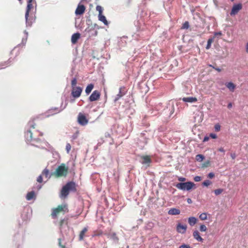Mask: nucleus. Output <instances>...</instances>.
<instances>
[{"instance_id":"4d7b16f0","label":"nucleus","mask_w":248,"mask_h":248,"mask_svg":"<svg viewBox=\"0 0 248 248\" xmlns=\"http://www.w3.org/2000/svg\"><path fill=\"white\" fill-rule=\"evenodd\" d=\"M246 52L248 53V43L246 45Z\"/></svg>"},{"instance_id":"6ab92c4d","label":"nucleus","mask_w":248,"mask_h":248,"mask_svg":"<svg viewBox=\"0 0 248 248\" xmlns=\"http://www.w3.org/2000/svg\"><path fill=\"white\" fill-rule=\"evenodd\" d=\"M141 158L142 159L141 163L143 164H150L151 162V159L148 155L142 156Z\"/></svg>"},{"instance_id":"f03ea898","label":"nucleus","mask_w":248,"mask_h":248,"mask_svg":"<svg viewBox=\"0 0 248 248\" xmlns=\"http://www.w3.org/2000/svg\"><path fill=\"white\" fill-rule=\"evenodd\" d=\"M77 190V185L75 182L70 181L62 187L59 196L61 199H65L67 197L70 191L76 192Z\"/></svg>"},{"instance_id":"f257e3e1","label":"nucleus","mask_w":248,"mask_h":248,"mask_svg":"<svg viewBox=\"0 0 248 248\" xmlns=\"http://www.w3.org/2000/svg\"><path fill=\"white\" fill-rule=\"evenodd\" d=\"M35 119H33L28 123L29 126L32 128V129L28 130L25 134L26 139L29 142L38 141L40 140L39 137L43 135L42 132L35 129Z\"/></svg>"},{"instance_id":"b1692460","label":"nucleus","mask_w":248,"mask_h":248,"mask_svg":"<svg viewBox=\"0 0 248 248\" xmlns=\"http://www.w3.org/2000/svg\"><path fill=\"white\" fill-rule=\"evenodd\" d=\"M94 87L93 84L91 83L86 87L85 89V93L87 94H89Z\"/></svg>"},{"instance_id":"9d476101","label":"nucleus","mask_w":248,"mask_h":248,"mask_svg":"<svg viewBox=\"0 0 248 248\" xmlns=\"http://www.w3.org/2000/svg\"><path fill=\"white\" fill-rule=\"evenodd\" d=\"M242 8V5L241 3H238L234 4L232 6V10L230 12L231 16H235L238 14L240 10Z\"/></svg>"},{"instance_id":"3c124183","label":"nucleus","mask_w":248,"mask_h":248,"mask_svg":"<svg viewBox=\"0 0 248 248\" xmlns=\"http://www.w3.org/2000/svg\"><path fill=\"white\" fill-rule=\"evenodd\" d=\"M231 156L232 159H234L236 156V154L235 153L231 154Z\"/></svg>"},{"instance_id":"79ce46f5","label":"nucleus","mask_w":248,"mask_h":248,"mask_svg":"<svg viewBox=\"0 0 248 248\" xmlns=\"http://www.w3.org/2000/svg\"><path fill=\"white\" fill-rule=\"evenodd\" d=\"M194 180L195 182H199L201 180V177L200 176H195L194 178Z\"/></svg>"},{"instance_id":"e433bc0d","label":"nucleus","mask_w":248,"mask_h":248,"mask_svg":"<svg viewBox=\"0 0 248 248\" xmlns=\"http://www.w3.org/2000/svg\"><path fill=\"white\" fill-rule=\"evenodd\" d=\"M71 149V146L70 143H67L66 145V151L67 153L69 154Z\"/></svg>"},{"instance_id":"09e8293b","label":"nucleus","mask_w":248,"mask_h":248,"mask_svg":"<svg viewBox=\"0 0 248 248\" xmlns=\"http://www.w3.org/2000/svg\"><path fill=\"white\" fill-rule=\"evenodd\" d=\"M209 66L213 67L214 69H215L216 70H217L218 72H220L221 70L220 68H215V67L213 66L212 65H210Z\"/></svg>"},{"instance_id":"6e6552de","label":"nucleus","mask_w":248,"mask_h":248,"mask_svg":"<svg viewBox=\"0 0 248 248\" xmlns=\"http://www.w3.org/2000/svg\"><path fill=\"white\" fill-rule=\"evenodd\" d=\"M78 122L79 124L84 126L88 124V120L83 114L79 113L78 117Z\"/></svg>"},{"instance_id":"4468645a","label":"nucleus","mask_w":248,"mask_h":248,"mask_svg":"<svg viewBox=\"0 0 248 248\" xmlns=\"http://www.w3.org/2000/svg\"><path fill=\"white\" fill-rule=\"evenodd\" d=\"M125 88L124 86L121 87L119 88V93L116 95L114 101L116 102L120 99L122 96L126 94V91H125Z\"/></svg>"},{"instance_id":"c9c22d12","label":"nucleus","mask_w":248,"mask_h":248,"mask_svg":"<svg viewBox=\"0 0 248 248\" xmlns=\"http://www.w3.org/2000/svg\"><path fill=\"white\" fill-rule=\"evenodd\" d=\"M207 229L206 226L204 224L201 225L200 227V231L202 232H206Z\"/></svg>"},{"instance_id":"603ef678","label":"nucleus","mask_w":248,"mask_h":248,"mask_svg":"<svg viewBox=\"0 0 248 248\" xmlns=\"http://www.w3.org/2000/svg\"><path fill=\"white\" fill-rule=\"evenodd\" d=\"M209 139V138L208 137H207V136H205V137L204 138V139H203V142L207 141H208Z\"/></svg>"},{"instance_id":"de8ad7c7","label":"nucleus","mask_w":248,"mask_h":248,"mask_svg":"<svg viewBox=\"0 0 248 248\" xmlns=\"http://www.w3.org/2000/svg\"><path fill=\"white\" fill-rule=\"evenodd\" d=\"M210 137L212 139H216L217 138V135L214 133H211L210 134Z\"/></svg>"},{"instance_id":"412c9836","label":"nucleus","mask_w":248,"mask_h":248,"mask_svg":"<svg viewBox=\"0 0 248 248\" xmlns=\"http://www.w3.org/2000/svg\"><path fill=\"white\" fill-rule=\"evenodd\" d=\"M182 100L185 102L192 103L196 102L197 101V99L196 97H188L183 98Z\"/></svg>"},{"instance_id":"f8f14e48","label":"nucleus","mask_w":248,"mask_h":248,"mask_svg":"<svg viewBox=\"0 0 248 248\" xmlns=\"http://www.w3.org/2000/svg\"><path fill=\"white\" fill-rule=\"evenodd\" d=\"M33 0H28V3H27V6L26 8V11L25 14V18L26 20V22L29 23L28 21V17L29 15V12L31 11V10L33 8V5L32 4Z\"/></svg>"},{"instance_id":"9b49d317","label":"nucleus","mask_w":248,"mask_h":248,"mask_svg":"<svg viewBox=\"0 0 248 248\" xmlns=\"http://www.w3.org/2000/svg\"><path fill=\"white\" fill-rule=\"evenodd\" d=\"M101 94L99 91L97 90L94 91L89 97V100L91 102L95 101L99 99Z\"/></svg>"},{"instance_id":"4be33fe9","label":"nucleus","mask_w":248,"mask_h":248,"mask_svg":"<svg viewBox=\"0 0 248 248\" xmlns=\"http://www.w3.org/2000/svg\"><path fill=\"white\" fill-rule=\"evenodd\" d=\"M198 219L194 217H189L188 218V222L190 226H193L197 222Z\"/></svg>"},{"instance_id":"cd10ccee","label":"nucleus","mask_w":248,"mask_h":248,"mask_svg":"<svg viewBox=\"0 0 248 248\" xmlns=\"http://www.w3.org/2000/svg\"><path fill=\"white\" fill-rule=\"evenodd\" d=\"M214 41V38H209L207 41V44L206 46L207 49H209L211 47V44Z\"/></svg>"},{"instance_id":"c03bdc74","label":"nucleus","mask_w":248,"mask_h":248,"mask_svg":"<svg viewBox=\"0 0 248 248\" xmlns=\"http://www.w3.org/2000/svg\"><path fill=\"white\" fill-rule=\"evenodd\" d=\"M210 164V161H206L205 162H204L202 166L203 167H207Z\"/></svg>"},{"instance_id":"37998d69","label":"nucleus","mask_w":248,"mask_h":248,"mask_svg":"<svg viewBox=\"0 0 248 248\" xmlns=\"http://www.w3.org/2000/svg\"><path fill=\"white\" fill-rule=\"evenodd\" d=\"M37 181L38 182L40 183L43 182V178H42V176L41 175L38 177V178L37 179Z\"/></svg>"},{"instance_id":"c85d7f7f","label":"nucleus","mask_w":248,"mask_h":248,"mask_svg":"<svg viewBox=\"0 0 248 248\" xmlns=\"http://www.w3.org/2000/svg\"><path fill=\"white\" fill-rule=\"evenodd\" d=\"M204 158L202 155L199 154L196 156V160L198 162H202Z\"/></svg>"},{"instance_id":"1a4fd4ad","label":"nucleus","mask_w":248,"mask_h":248,"mask_svg":"<svg viewBox=\"0 0 248 248\" xmlns=\"http://www.w3.org/2000/svg\"><path fill=\"white\" fill-rule=\"evenodd\" d=\"M62 110L61 108H52L49 109L46 112V117H49L61 112Z\"/></svg>"},{"instance_id":"7c9ffc66","label":"nucleus","mask_w":248,"mask_h":248,"mask_svg":"<svg viewBox=\"0 0 248 248\" xmlns=\"http://www.w3.org/2000/svg\"><path fill=\"white\" fill-rule=\"evenodd\" d=\"M103 234V232L101 230L95 231L93 232V237L101 235Z\"/></svg>"},{"instance_id":"7ed1b4c3","label":"nucleus","mask_w":248,"mask_h":248,"mask_svg":"<svg viewBox=\"0 0 248 248\" xmlns=\"http://www.w3.org/2000/svg\"><path fill=\"white\" fill-rule=\"evenodd\" d=\"M69 210L67 204H62L59 205L57 207L52 209L51 214V217L53 219H56L60 214L64 215L65 213L68 212Z\"/></svg>"},{"instance_id":"8fccbe9b","label":"nucleus","mask_w":248,"mask_h":248,"mask_svg":"<svg viewBox=\"0 0 248 248\" xmlns=\"http://www.w3.org/2000/svg\"><path fill=\"white\" fill-rule=\"evenodd\" d=\"M178 180L181 182H184L186 181V178L184 177H179Z\"/></svg>"},{"instance_id":"72a5a7b5","label":"nucleus","mask_w":248,"mask_h":248,"mask_svg":"<svg viewBox=\"0 0 248 248\" xmlns=\"http://www.w3.org/2000/svg\"><path fill=\"white\" fill-rule=\"evenodd\" d=\"M223 191V189L221 188L217 189L214 190V193L216 195H219Z\"/></svg>"},{"instance_id":"aec40b11","label":"nucleus","mask_w":248,"mask_h":248,"mask_svg":"<svg viewBox=\"0 0 248 248\" xmlns=\"http://www.w3.org/2000/svg\"><path fill=\"white\" fill-rule=\"evenodd\" d=\"M225 85L227 88L232 92H234L236 88V85L232 82L226 83Z\"/></svg>"},{"instance_id":"2eb2a0df","label":"nucleus","mask_w":248,"mask_h":248,"mask_svg":"<svg viewBox=\"0 0 248 248\" xmlns=\"http://www.w3.org/2000/svg\"><path fill=\"white\" fill-rule=\"evenodd\" d=\"M85 11V7L83 5H78L76 10L75 14L77 15H82Z\"/></svg>"},{"instance_id":"39448f33","label":"nucleus","mask_w":248,"mask_h":248,"mask_svg":"<svg viewBox=\"0 0 248 248\" xmlns=\"http://www.w3.org/2000/svg\"><path fill=\"white\" fill-rule=\"evenodd\" d=\"M195 184L191 182H187L185 183H179L176 185V187L181 190H190L194 186Z\"/></svg>"},{"instance_id":"a19ab883","label":"nucleus","mask_w":248,"mask_h":248,"mask_svg":"<svg viewBox=\"0 0 248 248\" xmlns=\"http://www.w3.org/2000/svg\"><path fill=\"white\" fill-rule=\"evenodd\" d=\"M222 35V32L221 31L215 32L214 33V36L213 37V38H214L216 36H221Z\"/></svg>"},{"instance_id":"5fc2aeb1","label":"nucleus","mask_w":248,"mask_h":248,"mask_svg":"<svg viewBox=\"0 0 248 248\" xmlns=\"http://www.w3.org/2000/svg\"><path fill=\"white\" fill-rule=\"evenodd\" d=\"M187 202H188V203H192V201L191 199H190V198H188V199H187Z\"/></svg>"},{"instance_id":"423d86ee","label":"nucleus","mask_w":248,"mask_h":248,"mask_svg":"<svg viewBox=\"0 0 248 248\" xmlns=\"http://www.w3.org/2000/svg\"><path fill=\"white\" fill-rule=\"evenodd\" d=\"M96 10L99 12L98 14V19L100 21L102 22L105 25H108V23L106 18V17L103 15V8L100 6L97 5L96 7Z\"/></svg>"},{"instance_id":"0eeeda50","label":"nucleus","mask_w":248,"mask_h":248,"mask_svg":"<svg viewBox=\"0 0 248 248\" xmlns=\"http://www.w3.org/2000/svg\"><path fill=\"white\" fill-rule=\"evenodd\" d=\"M82 92V89L80 87H76L72 89L71 95L74 98L79 97Z\"/></svg>"},{"instance_id":"4c0bfd02","label":"nucleus","mask_w":248,"mask_h":248,"mask_svg":"<svg viewBox=\"0 0 248 248\" xmlns=\"http://www.w3.org/2000/svg\"><path fill=\"white\" fill-rule=\"evenodd\" d=\"M211 184H212V182L210 181H209L208 180H206L202 183V185L206 186H208L210 185Z\"/></svg>"},{"instance_id":"c756f323","label":"nucleus","mask_w":248,"mask_h":248,"mask_svg":"<svg viewBox=\"0 0 248 248\" xmlns=\"http://www.w3.org/2000/svg\"><path fill=\"white\" fill-rule=\"evenodd\" d=\"M11 62H12V61L10 60V59H9L7 62H4L0 63V69H2L4 66L9 64Z\"/></svg>"},{"instance_id":"864d4df0","label":"nucleus","mask_w":248,"mask_h":248,"mask_svg":"<svg viewBox=\"0 0 248 248\" xmlns=\"http://www.w3.org/2000/svg\"><path fill=\"white\" fill-rule=\"evenodd\" d=\"M218 151L221 152H223V153L225 152V150H224V149L222 147L219 148L218 149Z\"/></svg>"},{"instance_id":"2f4dec72","label":"nucleus","mask_w":248,"mask_h":248,"mask_svg":"<svg viewBox=\"0 0 248 248\" xmlns=\"http://www.w3.org/2000/svg\"><path fill=\"white\" fill-rule=\"evenodd\" d=\"M199 218L202 220H205L207 219V214L206 213H202L200 215Z\"/></svg>"},{"instance_id":"dca6fc26","label":"nucleus","mask_w":248,"mask_h":248,"mask_svg":"<svg viewBox=\"0 0 248 248\" xmlns=\"http://www.w3.org/2000/svg\"><path fill=\"white\" fill-rule=\"evenodd\" d=\"M193 236L196 240L199 242H202L203 240V238L200 236V232L196 230L194 231L193 232Z\"/></svg>"},{"instance_id":"f704fd0d","label":"nucleus","mask_w":248,"mask_h":248,"mask_svg":"<svg viewBox=\"0 0 248 248\" xmlns=\"http://www.w3.org/2000/svg\"><path fill=\"white\" fill-rule=\"evenodd\" d=\"M189 25L188 21H186L182 25V29H187L189 28Z\"/></svg>"},{"instance_id":"a18cd8bd","label":"nucleus","mask_w":248,"mask_h":248,"mask_svg":"<svg viewBox=\"0 0 248 248\" xmlns=\"http://www.w3.org/2000/svg\"><path fill=\"white\" fill-rule=\"evenodd\" d=\"M214 176H215V174L213 172H210L208 175V177L210 179L213 178V177H214Z\"/></svg>"},{"instance_id":"bb28decb","label":"nucleus","mask_w":248,"mask_h":248,"mask_svg":"<svg viewBox=\"0 0 248 248\" xmlns=\"http://www.w3.org/2000/svg\"><path fill=\"white\" fill-rule=\"evenodd\" d=\"M42 174L44 176H45L46 178H50V176H51V175L49 176V171L47 169H45L43 170V171L42 172Z\"/></svg>"},{"instance_id":"f3484780","label":"nucleus","mask_w":248,"mask_h":248,"mask_svg":"<svg viewBox=\"0 0 248 248\" xmlns=\"http://www.w3.org/2000/svg\"><path fill=\"white\" fill-rule=\"evenodd\" d=\"M80 34L79 33H75L73 34L71 37V42L73 44L77 43L78 40L80 38Z\"/></svg>"},{"instance_id":"393cba45","label":"nucleus","mask_w":248,"mask_h":248,"mask_svg":"<svg viewBox=\"0 0 248 248\" xmlns=\"http://www.w3.org/2000/svg\"><path fill=\"white\" fill-rule=\"evenodd\" d=\"M35 197V193L34 191L28 192L26 196V199L28 201L31 200Z\"/></svg>"},{"instance_id":"49530a36","label":"nucleus","mask_w":248,"mask_h":248,"mask_svg":"<svg viewBox=\"0 0 248 248\" xmlns=\"http://www.w3.org/2000/svg\"><path fill=\"white\" fill-rule=\"evenodd\" d=\"M59 245L60 247H61L62 248H66L65 246L64 245H63L61 243V239H59Z\"/></svg>"},{"instance_id":"a878e982","label":"nucleus","mask_w":248,"mask_h":248,"mask_svg":"<svg viewBox=\"0 0 248 248\" xmlns=\"http://www.w3.org/2000/svg\"><path fill=\"white\" fill-rule=\"evenodd\" d=\"M68 224V218H63L61 219L59 222V225L60 228H62L63 224L67 225Z\"/></svg>"},{"instance_id":"a211bd4d","label":"nucleus","mask_w":248,"mask_h":248,"mask_svg":"<svg viewBox=\"0 0 248 248\" xmlns=\"http://www.w3.org/2000/svg\"><path fill=\"white\" fill-rule=\"evenodd\" d=\"M168 214L170 215H178L180 214V210L175 208H172L169 210Z\"/></svg>"},{"instance_id":"ea45409f","label":"nucleus","mask_w":248,"mask_h":248,"mask_svg":"<svg viewBox=\"0 0 248 248\" xmlns=\"http://www.w3.org/2000/svg\"><path fill=\"white\" fill-rule=\"evenodd\" d=\"M215 129L216 131H219L220 130V126L219 124H216L215 125Z\"/></svg>"},{"instance_id":"ddd939ff","label":"nucleus","mask_w":248,"mask_h":248,"mask_svg":"<svg viewBox=\"0 0 248 248\" xmlns=\"http://www.w3.org/2000/svg\"><path fill=\"white\" fill-rule=\"evenodd\" d=\"M186 229L187 226L186 225H182L179 223L176 226V231L179 233L184 234L186 232Z\"/></svg>"},{"instance_id":"6e6d98bb","label":"nucleus","mask_w":248,"mask_h":248,"mask_svg":"<svg viewBox=\"0 0 248 248\" xmlns=\"http://www.w3.org/2000/svg\"><path fill=\"white\" fill-rule=\"evenodd\" d=\"M232 107V104L231 103H230L228 105V108H231Z\"/></svg>"},{"instance_id":"58836bf2","label":"nucleus","mask_w":248,"mask_h":248,"mask_svg":"<svg viewBox=\"0 0 248 248\" xmlns=\"http://www.w3.org/2000/svg\"><path fill=\"white\" fill-rule=\"evenodd\" d=\"M179 248H191L190 245L186 244H182L180 246H179Z\"/></svg>"},{"instance_id":"473e14b6","label":"nucleus","mask_w":248,"mask_h":248,"mask_svg":"<svg viewBox=\"0 0 248 248\" xmlns=\"http://www.w3.org/2000/svg\"><path fill=\"white\" fill-rule=\"evenodd\" d=\"M77 84V79L76 78H74L71 81L72 88H73L74 87H76L77 86L76 85Z\"/></svg>"},{"instance_id":"13d9d810","label":"nucleus","mask_w":248,"mask_h":248,"mask_svg":"<svg viewBox=\"0 0 248 248\" xmlns=\"http://www.w3.org/2000/svg\"><path fill=\"white\" fill-rule=\"evenodd\" d=\"M231 0V1H232H232H233L234 0Z\"/></svg>"},{"instance_id":"20e7f679","label":"nucleus","mask_w":248,"mask_h":248,"mask_svg":"<svg viewBox=\"0 0 248 248\" xmlns=\"http://www.w3.org/2000/svg\"><path fill=\"white\" fill-rule=\"evenodd\" d=\"M68 167L65 164L62 163L51 174V175H53L56 178L65 177L68 173Z\"/></svg>"},{"instance_id":"5701e85b","label":"nucleus","mask_w":248,"mask_h":248,"mask_svg":"<svg viewBox=\"0 0 248 248\" xmlns=\"http://www.w3.org/2000/svg\"><path fill=\"white\" fill-rule=\"evenodd\" d=\"M88 231V228L87 227H85L83 229V230L80 232L79 235V240L82 241L83 240L84 237L85 236V234Z\"/></svg>"}]
</instances>
